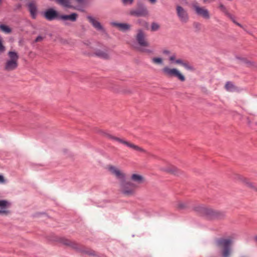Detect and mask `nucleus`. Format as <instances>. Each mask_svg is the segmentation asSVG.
Listing matches in <instances>:
<instances>
[{"instance_id":"obj_46","label":"nucleus","mask_w":257,"mask_h":257,"mask_svg":"<svg viewBox=\"0 0 257 257\" xmlns=\"http://www.w3.org/2000/svg\"><path fill=\"white\" fill-rule=\"evenodd\" d=\"M255 240L257 241V236L255 237Z\"/></svg>"},{"instance_id":"obj_11","label":"nucleus","mask_w":257,"mask_h":257,"mask_svg":"<svg viewBox=\"0 0 257 257\" xmlns=\"http://www.w3.org/2000/svg\"><path fill=\"white\" fill-rule=\"evenodd\" d=\"M108 170L110 173L114 175L120 182L125 180V174L117 168L110 166L108 167Z\"/></svg>"},{"instance_id":"obj_26","label":"nucleus","mask_w":257,"mask_h":257,"mask_svg":"<svg viewBox=\"0 0 257 257\" xmlns=\"http://www.w3.org/2000/svg\"><path fill=\"white\" fill-rule=\"evenodd\" d=\"M187 206V203L182 201H178L176 204V207L181 209L185 208Z\"/></svg>"},{"instance_id":"obj_2","label":"nucleus","mask_w":257,"mask_h":257,"mask_svg":"<svg viewBox=\"0 0 257 257\" xmlns=\"http://www.w3.org/2000/svg\"><path fill=\"white\" fill-rule=\"evenodd\" d=\"M19 56L15 51H10L8 53V58L4 64V69L7 72L15 70L18 67Z\"/></svg>"},{"instance_id":"obj_31","label":"nucleus","mask_w":257,"mask_h":257,"mask_svg":"<svg viewBox=\"0 0 257 257\" xmlns=\"http://www.w3.org/2000/svg\"><path fill=\"white\" fill-rule=\"evenodd\" d=\"M182 66H183L185 69L187 70H192L193 69L192 67L186 62H184Z\"/></svg>"},{"instance_id":"obj_34","label":"nucleus","mask_w":257,"mask_h":257,"mask_svg":"<svg viewBox=\"0 0 257 257\" xmlns=\"http://www.w3.org/2000/svg\"><path fill=\"white\" fill-rule=\"evenodd\" d=\"M232 21V22L235 24L236 25L238 26L239 27L243 28L244 30H245L244 28L243 27L242 25H241L240 24L237 23L234 19V17L232 15V18H230Z\"/></svg>"},{"instance_id":"obj_43","label":"nucleus","mask_w":257,"mask_h":257,"mask_svg":"<svg viewBox=\"0 0 257 257\" xmlns=\"http://www.w3.org/2000/svg\"><path fill=\"white\" fill-rule=\"evenodd\" d=\"M5 0H0V6H2L3 3L4 2Z\"/></svg>"},{"instance_id":"obj_38","label":"nucleus","mask_w":257,"mask_h":257,"mask_svg":"<svg viewBox=\"0 0 257 257\" xmlns=\"http://www.w3.org/2000/svg\"><path fill=\"white\" fill-rule=\"evenodd\" d=\"M5 182V179L2 175H0V183H3Z\"/></svg>"},{"instance_id":"obj_5","label":"nucleus","mask_w":257,"mask_h":257,"mask_svg":"<svg viewBox=\"0 0 257 257\" xmlns=\"http://www.w3.org/2000/svg\"><path fill=\"white\" fill-rule=\"evenodd\" d=\"M162 72L167 77H176L182 82L185 80V76L176 68H170L166 66L162 69Z\"/></svg>"},{"instance_id":"obj_8","label":"nucleus","mask_w":257,"mask_h":257,"mask_svg":"<svg viewBox=\"0 0 257 257\" xmlns=\"http://www.w3.org/2000/svg\"><path fill=\"white\" fill-rule=\"evenodd\" d=\"M176 14L179 20L183 23H186L189 20L187 11L180 5L176 6Z\"/></svg>"},{"instance_id":"obj_30","label":"nucleus","mask_w":257,"mask_h":257,"mask_svg":"<svg viewBox=\"0 0 257 257\" xmlns=\"http://www.w3.org/2000/svg\"><path fill=\"white\" fill-rule=\"evenodd\" d=\"M234 86L231 82H228L225 84V88L228 91H232L233 89Z\"/></svg>"},{"instance_id":"obj_27","label":"nucleus","mask_w":257,"mask_h":257,"mask_svg":"<svg viewBox=\"0 0 257 257\" xmlns=\"http://www.w3.org/2000/svg\"><path fill=\"white\" fill-rule=\"evenodd\" d=\"M70 240L64 237H62L59 239V241L60 243L68 246L70 243Z\"/></svg>"},{"instance_id":"obj_41","label":"nucleus","mask_w":257,"mask_h":257,"mask_svg":"<svg viewBox=\"0 0 257 257\" xmlns=\"http://www.w3.org/2000/svg\"><path fill=\"white\" fill-rule=\"evenodd\" d=\"M16 9H19L21 8V4H18L16 5Z\"/></svg>"},{"instance_id":"obj_22","label":"nucleus","mask_w":257,"mask_h":257,"mask_svg":"<svg viewBox=\"0 0 257 257\" xmlns=\"http://www.w3.org/2000/svg\"><path fill=\"white\" fill-rule=\"evenodd\" d=\"M163 170L173 174H176L178 172V169L174 166H168L165 168H164Z\"/></svg>"},{"instance_id":"obj_18","label":"nucleus","mask_w":257,"mask_h":257,"mask_svg":"<svg viewBox=\"0 0 257 257\" xmlns=\"http://www.w3.org/2000/svg\"><path fill=\"white\" fill-rule=\"evenodd\" d=\"M95 54L102 59H108L110 57V54L107 50H97L95 52Z\"/></svg>"},{"instance_id":"obj_19","label":"nucleus","mask_w":257,"mask_h":257,"mask_svg":"<svg viewBox=\"0 0 257 257\" xmlns=\"http://www.w3.org/2000/svg\"><path fill=\"white\" fill-rule=\"evenodd\" d=\"M68 246L78 251H85L83 250L82 246L74 240H70Z\"/></svg>"},{"instance_id":"obj_20","label":"nucleus","mask_w":257,"mask_h":257,"mask_svg":"<svg viewBox=\"0 0 257 257\" xmlns=\"http://www.w3.org/2000/svg\"><path fill=\"white\" fill-rule=\"evenodd\" d=\"M113 25L119 29L120 30L126 31L130 29L131 26L127 23H113Z\"/></svg>"},{"instance_id":"obj_37","label":"nucleus","mask_w":257,"mask_h":257,"mask_svg":"<svg viewBox=\"0 0 257 257\" xmlns=\"http://www.w3.org/2000/svg\"><path fill=\"white\" fill-rule=\"evenodd\" d=\"M185 61H184L182 59H177L175 60V63L176 64H180L181 65H182V64H183V63Z\"/></svg>"},{"instance_id":"obj_40","label":"nucleus","mask_w":257,"mask_h":257,"mask_svg":"<svg viewBox=\"0 0 257 257\" xmlns=\"http://www.w3.org/2000/svg\"><path fill=\"white\" fill-rule=\"evenodd\" d=\"M163 54L165 55H169L170 54V52L169 51L165 50L163 51Z\"/></svg>"},{"instance_id":"obj_23","label":"nucleus","mask_w":257,"mask_h":257,"mask_svg":"<svg viewBox=\"0 0 257 257\" xmlns=\"http://www.w3.org/2000/svg\"><path fill=\"white\" fill-rule=\"evenodd\" d=\"M219 8L228 17H229V18H232V15L227 11L226 7L222 4H219Z\"/></svg>"},{"instance_id":"obj_24","label":"nucleus","mask_w":257,"mask_h":257,"mask_svg":"<svg viewBox=\"0 0 257 257\" xmlns=\"http://www.w3.org/2000/svg\"><path fill=\"white\" fill-rule=\"evenodd\" d=\"M152 62L156 65H161L163 64V59L161 57H153L152 59Z\"/></svg>"},{"instance_id":"obj_35","label":"nucleus","mask_w":257,"mask_h":257,"mask_svg":"<svg viewBox=\"0 0 257 257\" xmlns=\"http://www.w3.org/2000/svg\"><path fill=\"white\" fill-rule=\"evenodd\" d=\"M169 60L171 61L172 62L175 63L176 60V55L175 54H172L169 57Z\"/></svg>"},{"instance_id":"obj_9","label":"nucleus","mask_w":257,"mask_h":257,"mask_svg":"<svg viewBox=\"0 0 257 257\" xmlns=\"http://www.w3.org/2000/svg\"><path fill=\"white\" fill-rule=\"evenodd\" d=\"M136 39L140 46L143 47L149 46V43L146 39V35L142 30L139 29L137 31Z\"/></svg>"},{"instance_id":"obj_21","label":"nucleus","mask_w":257,"mask_h":257,"mask_svg":"<svg viewBox=\"0 0 257 257\" xmlns=\"http://www.w3.org/2000/svg\"><path fill=\"white\" fill-rule=\"evenodd\" d=\"M235 179L241 181L242 182L247 185L250 187H254V186L253 185L252 183L250 182L247 178H245L240 175H236Z\"/></svg>"},{"instance_id":"obj_6","label":"nucleus","mask_w":257,"mask_h":257,"mask_svg":"<svg viewBox=\"0 0 257 257\" xmlns=\"http://www.w3.org/2000/svg\"><path fill=\"white\" fill-rule=\"evenodd\" d=\"M137 188V185L130 181H123L120 183V191L126 196H131L135 194Z\"/></svg>"},{"instance_id":"obj_4","label":"nucleus","mask_w":257,"mask_h":257,"mask_svg":"<svg viewBox=\"0 0 257 257\" xmlns=\"http://www.w3.org/2000/svg\"><path fill=\"white\" fill-rule=\"evenodd\" d=\"M232 242V240L229 238H220L216 241V244L217 246L219 248L222 249V254L223 257H229L230 255V246Z\"/></svg>"},{"instance_id":"obj_42","label":"nucleus","mask_w":257,"mask_h":257,"mask_svg":"<svg viewBox=\"0 0 257 257\" xmlns=\"http://www.w3.org/2000/svg\"><path fill=\"white\" fill-rule=\"evenodd\" d=\"M204 3H210L209 0H203Z\"/></svg>"},{"instance_id":"obj_17","label":"nucleus","mask_w":257,"mask_h":257,"mask_svg":"<svg viewBox=\"0 0 257 257\" xmlns=\"http://www.w3.org/2000/svg\"><path fill=\"white\" fill-rule=\"evenodd\" d=\"M131 180L134 182L133 184H136L138 187L139 184L144 182V178L141 175L134 174L131 176Z\"/></svg>"},{"instance_id":"obj_39","label":"nucleus","mask_w":257,"mask_h":257,"mask_svg":"<svg viewBox=\"0 0 257 257\" xmlns=\"http://www.w3.org/2000/svg\"><path fill=\"white\" fill-rule=\"evenodd\" d=\"M142 51L144 52H146V53H150L152 52V51L150 50H149V49H144L142 50Z\"/></svg>"},{"instance_id":"obj_33","label":"nucleus","mask_w":257,"mask_h":257,"mask_svg":"<svg viewBox=\"0 0 257 257\" xmlns=\"http://www.w3.org/2000/svg\"><path fill=\"white\" fill-rule=\"evenodd\" d=\"M5 50V47L3 45L2 40L0 39V54L4 52Z\"/></svg>"},{"instance_id":"obj_47","label":"nucleus","mask_w":257,"mask_h":257,"mask_svg":"<svg viewBox=\"0 0 257 257\" xmlns=\"http://www.w3.org/2000/svg\"><path fill=\"white\" fill-rule=\"evenodd\" d=\"M209 1H210V3H211V2H213V1H214L215 0H209Z\"/></svg>"},{"instance_id":"obj_29","label":"nucleus","mask_w":257,"mask_h":257,"mask_svg":"<svg viewBox=\"0 0 257 257\" xmlns=\"http://www.w3.org/2000/svg\"><path fill=\"white\" fill-rule=\"evenodd\" d=\"M87 0H74V4L77 5L79 8V10H80V9L79 6L85 4Z\"/></svg>"},{"instance_id":"obj_1","label":"nucleus","mask_w":257,"mask_h":257,"mask_svg":"<svg viewBox=\"0 0 257 257\" xmlns=\"http://www.w3.org/2000/svg\"><path fill=\"white\" fill-rule=\"evenodd\" d=\"M100 134L103 137L111 140L112 141L117 142L120 144L124 145L125 146L132 149L133 150L139 152L146 153L147 151L143 148L140 147L139 146L136 145L133 143H131L124 139L119 138L118 137L113 136L109 132L105 131H100Z\"/></svg>"},{"instance_id":"obj_13","label":"nucleus","mask_w":257,"mask_h":257,"mask_svg":"<svg viewBox=\"0 0 257 257\" xmlns=\"http://www.w3.org/2000/svg\"><path fill=\"white\" fill-rule=\"evenodd\" d=\"M27 6L32 18L35 19L37 15V8L35 1L31 0Z\"/></svg>"},{"instance_id":"obj_15","label":"nucleus","mask_w":257,"mask_h":257,"mask_svg":"<svg viewBox=\"0 0 257 257\" xmlns=\"http://www.w3.org/2000/svg\"><path fill=\"white\" fill-rule=\"evenodd\" d=\"M44 16L49 21H52L57 17H58L57 12L52 9L46 11L44 13Z\"/></svg>"},{"instance_id":"obj_32","label":"nucleus","mask_w":257,"mask_h":257,"mask_svg":"<svg viewBox=\"0 0 257 257\" xmlns=\"http://www.w3.org/2000/svg\"><path fill=\"white\" fill-rule=\"evenodd\" d=\"M134 0H122V2L124 5H132Z\"/></svg>"},{"instance_id":"obj_36","label":"nucleus","mask_w":257,"mask_h":257,"mask_svg":"<svg viewBox=\"0 0 257 257\" xmlns=\"http://www.w3.org/2000/svg\"><path fill=\"white\" fill-rule=\"evenodd\" d=\"M44 37H42L41 36H39L38 37H37L36 38V39H35V42H41L43 41V40L44 39Z\"/></svg>"},{"instance_id":"obj_7","label":"nucleus","mask_w":257,"mask_h":257,"mask_svg":"<svg viewBox=\"0 0 257 257\" xmlns=\"http://www.w3.org/2000/svg\"><path fill=\"white\" fill-rule=\"evenodd\" d=\"M192 7L198 16L201 17L204 19L208 20L210 18L209 11L205 7L199 6L197 2H194L192 3Z\"/></svg>"},{"instance_id":"obj_10","label":"nucleus","mask_w":257,"mask_h":257,"mask_svg":"<svg viewBox=\"0 0 257 257\" xmlns=\"http://www.w3.org/2000/svg\"><path fill=\"white\" fill-rule=\"evenodd\" d=\"M128 15L137 17H146L149 15L148 11L145 7H142L138 9H131L128 12Z\"/></svg>"},{"instance_id":"obj_48","label":"nucleus","mask_w":257,"mask_h":257,"mask_svg":"<svg viewBox=\"0 0 257 257\" xmlns=\"http://www.w3.org/2000/svg\"><path fill=\"white\" fill-rule=\"evenodd\" d=\"M241 257H246V256H241Z\"/></svg>"},{"instance_id":"obj_3","label":"nucleus","mask_w":257,"mask_h":257,"mask_svg":"<svg viewBox=\"0 0 257 257\" xmlns=\"http://www.w3.org/2000/svg\"><path fill=\"white\" fill-rule=\"evenodd\" d=\"M196 210L202 215L210 219L221 218L225 216V214L223 212L215 210L202 205L197 207Z\"/></svg>"},{"instance_id":"obj_28","label":"nucleus","mask_w":257,"mask_h":257,"mask_svg":"<svg viewBox=\"0 0 257 257\" xmlns=\"http://www.w3.org/2000/svg\"><path fill=\"white\" fill-rule=\"evenodd\" d=\"M160 28V25L156 23H153L151 25V31H157Z\"/></svg>"},{"instance_id":"obj_44","label":"nucleus","mask_w":257,"mask_h":257,"mask_svg":"<svg viewBox=\"0 0 257 257\" xmlns=\"http://www.w3.org/2000/svg\"><path fill=\"white\" fill-rule=\"evenodd\" d=\"M152 3H155L156 2V0H149Z\"/></svg>"},{"instance_id":"obj_14","label":"nucleus","mask_w":257,"mask_h":257,"mask_svg":"<svg viewBox=\"0 0 257 257\" xmlns=\"http://www.w3.org/2000/svg\"><path fill=\"white\" fill-rule=\"evenodd\" d=\"M78 18V15L76 13H72L70 15H62L58 16V19L65 21H70L71 22H74L77 20Z\"/></svg>"},{"instance_id":"obj_16","label":"nucleus","mask_w":257,"mask_h":257,"mask_svg":"<svg viewBox=\"0 0 257 257\" xmlns=\"http://www.w3.org/2000/svg\"><path fill=\"white\" fill-rule=\"evenodd\" d=\"M87 19L92 26L98 31H103V29L100 23L91 16H87Z\"/></svg>"},{"instance_id":"obj_12","label":"nucleus","mask_w":257,"mask_h":257,"mask_svg":"<svg viewBox=\"0 0 257 257\" xmlns=\"http://www.w3.org/2000/svg\"><path fill=\"white\" fill-rule=\"evenodd\" d=\"M10 203L6 200H0V215H7L10 213L8 208L10 206Z\"/></svg>"},{"instance_id":"obj_45","label":"nucleus","mask_w":257,"mask_h":257,"mask_svg":"<svg viewBox=\"0 0 257 257\" xmlns=\"http://www.w3.org/2000/svg\"><path fill=\"white\" fill-rule=\"evenodd\" d=\"M138 23H141V20H139L138 21Z\"/></svg>"},{"instance_id":"obj_25","label":"nucleus","mask_w":257,"mask_h":257,"mask_svg":"<svg viewBox=\"0 0 257 257\" xmlns=\"http://www.w3.org/2000/svg\"><path fill=\"white\" fill-rule=\"evenodd\" d=\"M0 30L6 34L10 33L12 31L10 28L4 24L0 25Z\"/></svg>"}]
</instances>
